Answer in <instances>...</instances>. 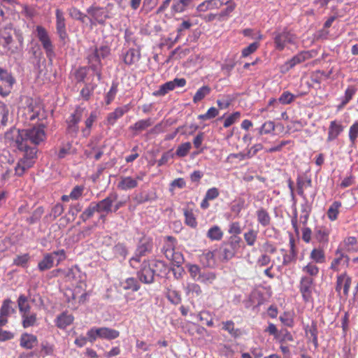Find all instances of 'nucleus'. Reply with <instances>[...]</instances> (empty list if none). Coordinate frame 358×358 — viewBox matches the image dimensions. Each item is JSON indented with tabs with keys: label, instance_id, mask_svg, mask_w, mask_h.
I'll use <instances>...</instances> for the list:
<instances>
[{
	"label": "nucleus",
	"instance_id": "obj_51",
	"mask_svg": "<svg viewBox=\"0 0 358 358\" xmlns=\"http://www.w3.org/2000/svg\"><path fill=\"white\" fill-rule=\"evenodd\" d=\"M191 148L192 144L189 142L183 143L178 147L175 155L178 157H184L187 155Z\"/></svg>",
	"mask_w": 358,
	"mask_h": 358
},
{
	"label": "nucleus",
	"instance_id": "obj_2",
	"mask_svg": "<svg viewBox=\"0 0 358 358\" xmlns=\"http://www.w3.org/2000/svg\"><path fill=\"white\" fill-rule=\"evenodd\" d=\"M273 35L275 48L279 51L283 50L288 45H295L297 42L296 35L286 29L275 31Z\"/></svg>",
	"mask_w": 358,
	"mask_h": 358
},
{
	"label": "nucleus",
	"instance_id": "obj_5",
	"mask_svg": "<svg viewBox=\"0 0 358 358\" xmlns=\"http://www.w3.org/2000/svg\"><path fill=\"white\" fill-rule=\"evenodd\" d=\"M87 336L90 342H94L97 338L112 340L120 336V332L108 327L92 328L88 331Z\"/></svg>",
	"mask_w": 358,
	"mask_h": 358
},
{
	"label": "nucleus",
	"instance_id": "obj_24",
	"mask_svg": "<svg viewBox=\"0 0 358 358\" xmlns=\"http://www.w3.org/2000/svg\"><path fill=\"white\" fill-rule=\"evenodd\" d=\"M12 31L10 24L6 26L0 31V43L6 50H10L9 45L13 41Z\"/></svg>",
	"mask_w": 358,
	"mask_h": 358
},
{
	"label": "nucleus",
	"instance_id": "obj_35",
	"mask_svg": "<svg viewBox=\"0 0 358 358\" xmlns=\"http://www.w3.org/2000/svg\"><path fill=\"white\" fill-rule=\"evenodd\" d=\"M193 1L194 0H173V5L171 6L173 12H184Z\"/></svg>",
	"mask_w": 358,
	"mask_h": 358
},
{
	"label": "nucleus",
	"instance_id": "obj_39",
	"mask_svg": "<svg viewBox=\"0 0 358 358\" xmlns=\"http://www.w3.org/2000/svg\"><path fill=\"white\" fill-rule=\"evenodd\" d=\"M187 295L191 297H199L202 294V289L198 284L188 283L185 287Z\"/></svg>",
	"mask_w": 358,
	"mask_h": 358
},
{
	"label": "nucleus",
	"instance_id": "obj_47",
	"mask_svg": "<svg viewBox=\"0 0 358 358\" xmlns=\"http://www.w3.org/2000/svg\"><path fill=\"white\" fill-rule=\"evenodd\" d=\"M95 212H97L96 206H95V202H92L89 206L82 213L80 218L83 222H86L94 215Z\"/></svg>",
	"mask_w": 358,
	"mask_h": 358
},
{
	"label": "nucleus",
	"instance_id": "obj_27",
	"mask_svg": "<svg viewBox=\"0 0 358 358\" xmlns=\"http://www.w3.org/2000/svg\"><path fill=\"white\" fill-rule=\"evenodd\" d=\"M338 248H342L343 252H356L358 251V242L355 237L350 236L346 238Z\"/></svg>",
	"mask_w": 358,
	"mask_h": 358
},
{
	"label": "nucleus",
	"instance_id": "obj_25",
	"mask_svg": "<svg viewBox=\"0 0 358 358\" xmlns=\"http://www.w3.org/2000/svg\"><path fill=\"white\" fill-rule=\"evenodd\" d=\"M343 126L340 122L336 120L331 121L329 127L328 137L327 141L331 142L337 138L340 134L343 131Z\"/></svg>",
	"mask_w": 358,
	"mask_h": 358
},
{
	"label": "nucleus",
	"instance_id": "obj_32",
	"mask_svg": "<svg viewBox=\"0 0 358 358\" xmlns=\"http://www.w3.org/2000/svg\"><path fill=\"white\" fill-rule=\"evenodd\" d=\"M176 239L172 236H166L162 251L166 257H171V253L175 251Z\"/></svg>",
	"mask_w": 358,
	"mask_h": 358
},
{
	"label": "nucleus",
	"instance_id": "obj_3",
	"mask_svg": "<svg viewBox=\"0 0 358 358\" xmlns=\"http://www.w3.org/2000/svg\"><path fill=\"white\" fill-rule=\"evenodd\" d=\"M85 113V108L78 106L74 112L67 118L66 133L71 137H76L79 131L78 123Z\"/></svg>",
	"mask_w": 358,
	"mask_h": 358
},
{
	"label": "nucleus",
	"instance_id": "obj_40",
	"mask_svg": "<svg viewBox=\"0 0 358 358\" xmlns=\"http://www.w3.org/2000/svg\"><path fill=\"white\" fill-rule=\"evenodd\" d=\"M257 217L259 223L263 226L266 227L270 224L271 217L267 211L263 208H260L257 211Z\"/></svg>",
	"mask_w": 358,
	"mask_h": 358
},
{
	"label": "nucleus",
	"instance_id": "obj_41",
	"mask_svg": "<svg viewBox=\"0 0 358 358\" xmlns=\"http://www.w3.org/2000/svg\"><path fill=\"white\" fill-rule=\"evenodd\" d=\"M22 326L24 328H27L34 326L36 322V315L34 313H27L22 315Z\"/></svg>",
	"mask_w": 358,
	"mask_h": 358
},
{
	"label": "nucleus",
	"instance_id": "obj_33",
	"mask_svg": "<svg viewBox=\"0 0 358 358\" xmlns=\"http://www.w3.org/2000/svg\"><path fill=\"white\" fill-rule=\"evenodd\" d=\"M153 122L150 118L141 120L137 121L134 125L129 127V129L136 132H141L152 124Z\"/></svg>",
	"mask_w": 358,
	"mask_h": 358
},
{
	"label": "nucleus",
	"instance_id": "obj_21",
	"mask_svg": "<svg viewBox=\"0 0 358 358\" xmlns=\"http://www.w3.org/2000/svg\"><path fill=\"white\" fill-rule=\"evenodd\" d=\"M351 285V278L345 273H343L337 277L336 291L341 294V291L343 289V294L348 295L349 289Z\"/></svg>",
	"mask_w": 358,
	"mask_h": 358
},
{
	"label": "nucleus",
	"instance_id": "obj_56",
	"mask_svg": "<svg viewBox=\"0 0 358 358\" xmlns=\"http://www.w3.org/2000/svg\"><path fill=\"white\" fill-rule=\"evenodd\" d=\"M11 303L12 301L8 299L3 301L2 306L0 309L1 315L8 317L13 313H14V309L10 306Z\"/></svg>",
	"mask_w": 358,
	"mask_h": 358
},
{
	"label": "nucleus",
	"instance_id": "obj_22",
	"mask_svg": "<svg viewBox=\"0 0 358 358\" xmlns=\"http://www.w3.org/2000/svg\"><path fill=\"white\" fill-rule=\"evenodd\" d=\"M313 282V279L307 276L301 279L300 291L305 301H308L311 298Z\"/></svg>",
	"mask_w": 358,
	"mask_h": 358
},
{
	"label": "nucleus",
	"instance_id": "obj_28",
	"mask_svg": "<svg viewBox=\"0 0 358 358\" xmlns=\"http://www.w3.org/2000/svg\"><path fill=\"white\" fill-rule=\"evenodd\" d=\"M38 343L37 337L33 334H23L20 337V346L23 348L31 350Z\"/></svg>",
	"mask_w": 358,
	"mask_h": 358
},
{
	"label": "nucleus",
	"instance_id": "obj_7",
	"mask_svg": "<svg viewBox=\"0 0 358 358\" xmlns=\"http://www.w3.org/2000/svg\"><path fill=\"white\" fill-rule=\"evenodd\" d=\"M152 248V240L148 237H143L139 243L136 250V255L130 259V264L132 267H136L137 264L140 262V258L145 256L147 252L151 251Z\"/></svg>",
	"mask_w": 358,
	"mask_h": 358
},
{
	"label": "nucleus",
	"instance_id": "obj_60",
	"mask_svg": "<svg viewBox=\"0 0 358 358\" xmlns=\"http://www.w3.org/2000/svg\"><path fill=\"white\" fill-rule=\"evenodd\" d=\"M302 271L310 276H316L319 273V268L314 262H310L303 268Z\"/></svg>",
	"mask_w": 358,
	"mask_h": 358
},
{
	"label": "nucleus",
	"instance_id": "obj_13",
	"mask_svg": "<svg viewBox=\"0 0 358 358\" xmlns=\"http://www.w3.org/2000/svg\"><path fill=\"white\" fill-rule=\"evenodd\" d=\"M117 194L115 192L110 193L106 198L99 201L95 202L98 213H105L106 214L112 212V206L113 203L117 200Z\"/></svg>",
	"mask_w": 358,
	"mask_h": 358
},
{
	"label": "nucleus",
	"instance_id": "obj_31",
	"mask_svg": "<svg viewBox=\"0 0 358 358\" xmlns=\"http://www.w3.org/2000/svg\"><path fill=\"white\" fill-rule=\"evenodd\" d=\"M289 254L284 255L283 257V265H287L292 262H295L296 259L297 252L295 248L294 240L293 238L289 239Z\"/></svg>",
	"mask_w": 358,
	"mask_h": 358
},
{
	"label": "nucleus",
	"instance_id": "obj_34",
	"mask_svg": "<svg viewBox=\"0 0 358 358\" xmlns=\"http://www.w3.org/2000/svg\"><path fill=\"white\" fill-rule=\"evenodd\" d=\"M200 261L207 267H212L215 264V254L213 251H207L200 256Z\"/></svg>",
	"mask_w": 358,
	"mask_h": 358
},
{
	"label": "nucleus",
	"instance_id": "obj_43",
	"mask_svg": "<svg viewBox=\"0 0 358 358\" xmlns=\"http://www.w3.org/2000/svg\"><path fill=\"white\" fill-rule=\"evenodd\" d=\"M257 235L258 231L253 229H250L244 233L243 238L247 245L249 246H253L257 241Z\"/></svg>",
	"mask_w": 358,
	"mask_h": 358
},
{
	"label": "nucleus",
	"instance_id": "obj_53",
	"mask_svg": "<svg viewBox=\"0 0 358 358\" xmlns=\"http://www.w3.org/2000/svg\"><path fill=\"white\" fill-rule=\"evenodd\" d=\"M221 251L223 259L227 261L231 259L236 252L227 243H225L222 245Z\"/></svg>",
	"mask_w": 358,
	"mask_h": 358
},
{
	"label": "nucleus",
	"instance_id": "obj_46",
	"mask_svg": "<svg viewBox=\"0 0 358 358\" xmlns=\"http://www.w3.org/2000/svg\"><path fill=\"white\" fill-rule=\"evenodd\" d=\"M121 286L124 289H131L133 292L138 291L140 287L138 282L134 278H129L121 282Z\"/></svg>",
	"mask_w": 358,
	"mask_h": 358
},
{
	"label": "nucleus",
	"instance_id": "obj_29",
	"mask_svg": "<svg viewBox=\"0 0 358 358\" xmlns=\"http://www.w3.org/2000/svg\"><path fill=\"white\" fill-rule=\"evenodd\" d=\"M141 57L140 51L135 49H129L123 56L124 62L127 65H133L137 63Z\"/></svg>",
	"mask_w": 358,
	"mask_h": 358
},
{
	"label": "nucleus",
	"instance_id": "obj_15",
	"mask_svg": "<svg viewBox=\"0 0 358 358\" xmlns=\"http://www.w3.org/2000/svg\"><path fill=\"white\" fill-rule=\"evenodd\" d=\"M186 84L185 78H175L161 85L159 89L154 92L155 96H164L169 91L173 90L176 87H184Z\"/></svg>",
	"mask_w": 358,
	"mask_h": 358
},
{
	"label": "nucleus",
	"instance_id": "obj_16",
	"mask_svg": "<svg viewBox=\"0 0 358 358\" xmlns=\"http://www.w3.org/2000/svg\"><path fill=\"white\" fill-rule=\"evenodd\" d=\"M90 68L94 71L99 80L101 78V58L95 49L92 50V53L87 56Z\"/></svg>",
	"mask_w": 358,
	"mask_h": 358
},
{
	"label": "nucleus",
	"instance_id": "obj_52",
	"mask_svg": "<svg viewBox=\"0 0 358 358\" xmlns=\"http://www.w3.org/2000/svg\"><path fill=\"white\" fill-rule=\"evenodd\" d=\"M171 260L174 266H180L184 262V257L181 252L173 251L171 253V257H166Z\"/></svg>",
	"mask_w": 358,
	"mask_h": 358
},
{
	"label": "nucleus",
	"instance_id": "obj_18",
	"mask_svg": "<svg viewBox=\"0 0 358 358\" xmlns=\"http://www.w3.org/2000/svg\"><path fill=\"white\" fill-rule=\"evenodd\" d=\"M336 255V258H335L331 264L330 268L335 271H338L340 270V265H345V266H348L350 257L345 255V252H343L342 248H338L335 252Z\"/></svg>",
	"mask_w": 358,
	"mask_h": 358
},
{
	"label": "nucleus",
	"instance_id": "obj_26",
	"mask_svg": "<svg viewBox=\"0 0 358 358\" xmlns=\"http://www.w3.org/2000/svg\"><path fill=\"white\" fill-rule=\"evenodd\" d=\"M129 110L130 106L129 104L117 108L113 112L108 114L107 118L108 123L113 125L117 119L122 117Z\"/></svg>",
	"mask_w": 358,
	"mask_h": 358
},
{
	"label": "nucleus",
	"instance_id": "obj_55",
	"mask_svg": "<svg viewBox=\"0 0 358 358\" xmlns=\"http://www.w3.org/2000/svg\"><path fill=\"white\" fill-rule=\"evenodd\" d=\"M216 279V275L213 272H202L200 274V278L197 280H200L204 284H211Z\"/></svg>",
	"mask_w": 358,
	"mask_h": 358
},
{
	"label": "nucleus",
	"instance_id": "obj_11",
	"mask_svg": "<svg viewBox=\"0 0 358 358\" xmlns=\"http://www.w3.org/2000/svg\"><path fill=\"white\" fill-rule=\"evenodd\" d=\"M145 173L141 172L136 178L131 176H122L117 184V187L122 190H128L134 189L138 186V181L143 180L145 176Z\"/></svg>",
	"mask_w": 358,
	"mask_h": 358
},
{
	"label": "nucleus",
	"instance_id": "obj_54",
	"mask_svg": "<svg viewBox=\"0 0 358 358\" xmlns=\"http://www.w3.org/2000/svg\"><path fill=\"white\" fill-rule=\"evenodd\" d=\"M355 92L356 88L354 86H349L345 92L344 99L342 101L341 105L338 106V108H343L352 99Z\"/></svg>",
	"mask_w": 358,
	"mask_h": 358
},
{
	"label": "nucleus",
	"instance_id": "obj_48",
	"mask_svg": "<svg viewBox=\"0 0 358 358\" xmlns=\"http://www.w3.org/2000/svg\"><path fill=\"white\" fill-rule=\"evenodd\" d=\"M19 310L22 315L30 312V306L28 303V298L24 295H20L17 299Z\"/></svg>",
	"mask_w": 358,
	"mask_h": 358
},
{
	"label": "nucleus",
	"instance_id": "obj_61",
	"mask_svg": "<svg viewBox=\"0 0 358 358\" xmlns=\"http://www.w3.org/2000/svg\"><path fill=\"white\" fill-rule=\"evenodd\" d=\"M64 210V208L63 205L58 203L52 208L49 215L50 217H52V220H55L57 217L63 213Z\"/></svg>",
	"mask_w": 358,
	"mask_h": 358
},
{
	"label": "nucleus",
	"instance_id": "obj_1",
	"mask_svg": "<svg viewBox=\"0 0 358 358\" xmlns=\"http://www.w3.org/2000/svg\"><path fill=\"white\" fill-rule=\"evenodd\" d=\"M17 132L15 143L17 148L24 152V156L15 170V174L21 176L34 165L37 153L36 145L44 141L46 135L43 125L18 129Z\"/></svg>",
	"mask_w": 358,
	"mask_h": 358
},
{
	"label": "nucleus",
	"instance_id": "obj_38",
	"mask_svg": "<svg viewBox=\"0 0 358 358\" xmlns=\"http://www.w3.org/2000/svg\"><path fill=\"white\" fill-rule=\"evenodd\" d=\"M82 210V206L80 203H76L74 205H71L69 208V210L66 214V215L64 217H62V219H66L67 222H72L73 221L78 213Z\"/></svg>",
	"mask_w": 358,
	"mask_h": 358
},
{
	"label": "nucleus",
	"instance_id": "obj_42",
	"mask_svg": "<svg viewBox=\"0 0 358 358\" xmlns=\"http://www.w3.org/2000/svg\"><path fill=\"white\" fill-rule=\"evenodd\" d=\"M223 232L218 226H213L209 229L207 237L212 241H220L222 238Z\"/></svg>",
	"mask_w": 358,
	"mask_h": 358
},
{
	"label": "nucleus",
	"instance_id": "obj_10",
	"mask_svg": "<svg viewBox=\"0 0 358 358\" xmlns=\"http://www.w3.org/2000/svg\"><path fill=\"white\" fill-rule=\"evenodd\" d=\"M37 37L41 42L46 52L47 57L50 58L53 55V46L47 31L41 26L36 27Z\"/></svg>",
	"mask_w": 358,
	"mask_h": 358
},
{
	"label": "nucleus",
	"instance_id": "obj_45",
	"mask_svg": "<svg viewBox=\"0 0 358 358\" xmlns=\"http://www.w3.org/2000/svg\"><path fill=\"white\" fill-rule=\"evenodd\" d=\"M341 206V203L339 201H334L329 208L327 215L328 218L331 220H336L339 212V208Z\"/></svg>",
	"mask_w": 358,
	"mask_h": 358
},
{
	"label": "nucleus",
	"instance_id": "obj_37",
	"mask_svg": "<svg viewBox=\"0 0 358 358\" xmlns=\"http://www.w3.org/2000/svg\"><path fill=\"white\" fill-rule=\"evenodd\" d=\"M73 317L71 315L62 313L57 317L56 324L59 328L64 329L70 325L73 322Z\"/></svg>",
	"mask_w": 358,
	"mask_h": 358
},
{
	"label": "nucleus",
	"instance_id": "obj_50",
	"mask_svg": "<svg viewBox=\"0 0 358 358\" xmlns=\"http://www.w3.org/2000/svg\"><path fill=\"white\" fill-rule=\"evenodd\" d=\"M310 257L315 263L321 264L325 262L324 252L322 249H313L310 252Z\"/></svg>",
	"mask_w": 358,
	"mask_h": 358
},
{
	"label": "nucleus",
	"instance_id": "obj_9",
	"mask_svg": "<svg viewBox=\"0 0 358 358\" xmlns=\"http://www.w3.org/2000/svg\"><path fill=\"white\" fill-rule=\"evenodd\" d=\"M37 37L41 42L46 52L47 57L50 58L53 55V46L47 31L41 26L36 27Z\"/></svg>",
	"mask_w": 358,
	"mask_h": 358
},
{
	"label": "nucleus",
	"instance_id": "obj_8",
	"mask_svg": "<svg viewBox=\"0 0 358 358\" xmlns=\"http://www.w3.org/2000/svg\"><path fill=\"white\" fill-rule=\"evenodd\" d=\"M311 57V54L308 51H303L294 56L291 59L286 62L280 67L282 73H286L292 69L295 65L302 63Z\"/></svg>",
	"mask_w": 358,
	"mask_h": 358
},
{
	"label": "nucleus",
	"instance_id": "obj_20",
	"mask_svg": "<svg viewBox=\"0 0 358 358\" xmlns=\"http://www.w3.org/2000/svg\"><path fill=\"white\" fill-rule=\"evenodd\" d=\"M55 15L57 32L59 34V38L64 40L67 37L64 13L60 9H57L55 11Z\"/></svg>",
	"mask_w": 358,
	"mask_h": 358
},
{
	"label": "nucleus",
	"instance_id": "obj_36",
	"mask_svg": "<svg viewBox=\"0 0 358 358\" xmlns=\"http://www.w3.org/2000/svg\"><path fill=\"white\" fill-rule=\"evenodd\" d=\"M54 262L52 254H46L43 259L38 263V269L41 271L48 270L54 266Z\"/></svg>",
	"mask_w": 358,
	"mask_h": 358
},
{
	"label": "nucleus",
	"instance_id": "obj_58",
	"mask_svg": "<svg viewBox=\"0 0 358 358\" xmlns=\"http://www.w3.org/2000/svg\"><path fill=\"white\" fill-rule=\"evenodd\" d=\"M166 297L173 304H179L181 302V296L179 292L174 289H168Z\"/></svg>",
	"mask_w": 358,
	"mask_h": 358
},
{
	"label": "nucleus",
	"instance_id": "obj_57",
	"mask_svg": "<svg viewBox=\"0 0 358 358\" xmlns=\"http://www.w3.org/2000/svg\"><path fill=\"white\" fill-rule=\"evenodd\" d=\"M184 215L185 217V224L192 228H195L197 222L192 211L187 209L184 210Z\"/></svg>",
	"mask_w": 358,
	"mask_h": 358
},
{
	"label": "nucleus",
	"instance_id": "obj_6",
	"mask_svg": "<svg viewBox=\"0 0 358 358\" xmlns=\"http://www.w3.org/2000/svg\"><path fill=\"white\" fill-rule=\"evenodd\" d=\"M15 80L7 70L0 67V94L7 96L11 92Z\"/></svg>",
	"mask_w": 358,
	"mask_h": 358
},
{
	"label": "nucleus",
	"instance_id": "obj_62",
	"mask_svg": "<svg viewBox=\"0 0 358 358\" xmlns=\"http://www.w3.org/2000/svg\"><path fill=\"white\" fill-rule=\"evenodd\" d=\"M199 320L208 327L213 325V318L208 311H202L199 315Z\"/></svg>",
	"mask_w": 358,
	"mask_h": 358
},
{
	"label": "nucleus",
	"instance_id": "obj_64",
	"mask_svg": "<svg viewBox=\"0 0 358 358\" xmlns=\"http://www.w3.org/2000/svg\"><path fill=\"white\" fill-rule=\"evenodd\" d=\"M357 137H358V122H355L350 127L349 138H350V141L352 143H354Z\"/></svg>",
	"mask_w": 358,
	"mask_h": 358
},
{
	"label": "nucleus",
	"instance_id": "obj_59",
	"mask_svg": "<svg viewBox=\"0 0 358 358\" xmlns=\"http://www.w3.org/2000/svg\"><path fill=\"white\" fill-rule=\"evenodd\" d=\"M96 115L94 113H92L90 116L87 118L85 122V129L82 130L85 136H87L90 134V129H91L92 124L96 120Z\"/></svg>",
	"mask_w": 358,
	"mask_h": 358
},
{
	"label": "nucleus",
	"instance_id": "obj_30",
	"mask_svg": "<svg viewBox=\"0 0 358 358\" xmlns=\"http://www.w3.org/2000/svg\"><path fill=\"white\" fill-rule=\"evenodd\" d=\"M65 278L67 281L78 282V285L84 282L82 280L81 272L77 266L68 269L65 274Z\"/></svg>",
	"mask_w": 358,
	"mask_h": 358
},
{
	"label": "nucleus",
	"instance_id": "obj_4",
	"mask_svg": "<svg viewBox=\"0 0 358 358\" xmlns=\"http://www.w3.org/2000/svg\"><path fill=\"white\" fill-rule=\"evenodd\" d=\"M21 112L25 115L26 119L33 120L36 118H43L44 110L43 106L39 100L28 99L27 105Z\"/></svg>",
	"mask_w": 358,
	"mask_h": 358
},
{
	"label": "nucleus",
	"instance_id": "obj_49",
	"mask_svg": "<svg viewBox=\"0 0 358 358\" xmlns=\"http://www.w3.org/2000/svg\"><path fill=\"white\" fill-rule=\"evenodd\" d=\"M222 329L229 332L231 336L236 338L240 335V331L238 329H235L234 323L233 321L229 320L222 322Z\"/></svg>",
	"mask_w": 358,
	"mask_h": 358
},
{
	"label": "nucleus",
	"instance_id": "obj_23",
	"mask_svg": "<svg viewBox=\"0 0 358 358\" xmlns=\"http://www.w3.org/2000/svg\"><path fill=\"white\" fill-rule=\"evenodd\" d=\"M330 230L324 226H317L314 229L315 238L322 245H327L329 242Z\"/></svg>",
	"mask_w": 358,
	"mask_h": 358
},
{
	"label": "nucleus",
	"instance_id": "obj_17",
	"mask_svg": "<svg viewBox=\"0 0 358 358\" xmlns=\"http://www.w3.org/2000/svg\"><path fill=\"white\" fill-rule=\"evenodd\" d=\"M213 10L219 9L223 5H227L225 10H222L220 15L225 16L231 13L236 8V3L233 0H209Z\"/></svg>",
	"mask_w": 358,
	"mask_h": 358
},
{
	"label": "nucleus",
	"instance_id": "obj_12",
	"mask_svg": "<svg viewBox=\"0 0 358 358\" xmlns=\"http://www.w3.org/2000/svg\"><path fill=\"white\" fill-rule=\"evenodd\" d=\"M139 280L145 284H150L154 282L155 271L151 268L150 264L148 261H144L141 264V270L138 273Z\"/></svg>",
	"mask_w": 358,
	"mask_h": 358
},
{
	"label": "nucleus",
	"instance_id": "obj_14",
	"mask_svg": "<svg viewBox=\"0 0 358 358\" xmlns=\"http://www.w3.org/2000/svg\"><path fill=\"white\" fill-rule=\"evenodd\" d=\"M87 13L91 17L90 22L92 24L95 25L96 23L104 24L106 20L108 17L104 9L100 7L92 6L87 10Z\"/></svg>",
	"mask_w": 358,
	"mask_h": 358
},
{
	"label": "nucleus",
	"instance_id": "obj_63",
	"mask_svg": "<svg viewBox=\"0 0 358 358\" xmlns=\"http://www.w3.org/2000/svg\"><path fill=\"white\" fill-rule=\"evenodd\" d=\"M113 252L115 255L124 258L127 254V250L123 244L118 243L114 246Z\"/></svg>",
	"mask_w": 358,
	"mask_h": 358
},
{
	"label": "nucleus",
	"instance_id": "obj_19",
	"mask_svg": "<svg viewBox=\"0 0 358 358\" xmlns=\"http://www.w3.org/2000/svg\"><path fill=\"white\" fill-rule=\"evenodd\" d=\"M85 286V282H81L80 285H78L74 289H66L64 292V296L66 298V301L69 303V307L71 308H76V298L78 295V292L80 289L83 290V287Z\"/></svg>",
	"mask_w": 358,
	"mask_h": 358
},
{
	"label": "nucleus",
	"instance_id": "obj_44",
	"mask_svg": "<svg viewBox=\"0 0 358 358\" xmlns=\"http://www.w3.org/2000/svg\"><path fill=\"white\" fill-rule=\"evenodd\" d=\"M211 92V89L208 85H204L199 88L196 94H194L193 97V101L194 103H198L199 101H201L205 96L210 94Z\"/></svg>",
	"mask_w": 358,
	"mask_h": 358
}]
</instances>
